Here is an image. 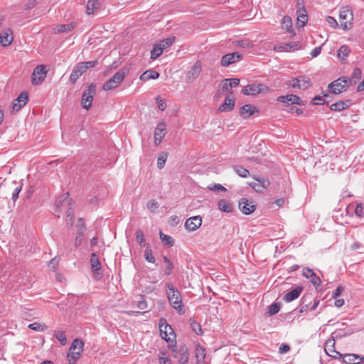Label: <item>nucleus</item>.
I'll list each match as a JSON object with an SVG mask.
<instances>
[{"instance_id":"nucleus-49","label":"nucleus","mask_w":364,"mask_h":364,"mask_svg":"<svg viewBox=\"0 0 364 364\" xmlns=\"http://www.w3.org/2000/svg\"><path fill=\"white\" fill-rule=\"evenodd\" d=\"M165 355H166L165 352H160V355L159 356V363L160 364H172L171 359L168 357H166Z\"/></svg>"},{"instance_id":"nucleus-16","label":"nucleus","mask_w":364,"mask_h":364,"mask_svg":"<svg viewBox=\"0 0 364 364\" xmlns=\"http://www.w3.org/2000/svg\"><path fill=\"white\" fill-rule=\"evenodd\" d=\"M262 84H251L245 86L241 91L245 95H255L260 93L264 90Z\"/></svg>"},{"instance_id":"nucleus-41","label":"nucleus","mask_w":364,"mask_h":364,"mask_svg":"<svg viewBox=\"0 0 364 364\" xmlns=\"http://www.w3.org/2000/svg\"><path fill=\"white\" fill-rule=\"evenodd\" d=\"M159 235L161 241L165 242L168 247H172L173 245L174 240L171 236L163 233L161 231L160 232Z\"/></svg>"},{"instance_id":"nucleus-37","label":"nucleus","mask_w":364,"mask_h":364,"mask_svg":"<svg viewBox=\"0 0 364 364\" xmlns=\"http://www.w3.org/2000/svg\"><path fill=\"white\" fill-rule=\"evenodd\" d=\"M233 169L240 177L247 178L250 175V171L242 166H234Z\"/></svg>"},{"instance_id":"nucleus-14","label":"nucleus","mask_w":364,"mask_h":364,"mask_svg":"<svg viewBox=\"0 0 364 364\" xmlns=\"http://www.w3.org/2000/svg\"><path fill=\"white\" fill-rule=\"evenodd\" d=\"M28 101V95L26 92H22L12 103V109L14 112L19 111Z\"/></svg>"},{"instance_id":"nucleus-8","label":"nucleus","mask_w":364,"mask_h":364,"mask_svg":"<svg viewBox=\"0 0 364 364\" xmlns=\"http://www.w3.org/2000/svg\"><path fill=\"white\" fill-rule=\"evenodd\" d=\"M341 26L343 30H349L352 27L353 20V12L348 9H343L340 12Z\"/></svg>"},{"instance_id":"nucleus-15","label":"nucleus","mask_w":364,"mask_h":364,"mask_svg":"<svg viewBox=\"0 0 364 364\" xmlns=\"http://www.w3.org/2000/svg\"><path fill=\"white\" fill-rule=\"evenodd\" d=\"M202 224V218L200 216L191 217L186 220L185 223V228L188 231L196 230Z\"/></svg>"},{"instance_id":"nucleus-47","label":"nucleus","mask_w":364,"mask_h":364,"mask_svg":"<svg viewBox=\"0 0 364 364\" xmlns=\"http://www.w3.org/2000/svg\"><path fill=\"white\" fill-rule=\"evenodd\" d=\"M81 75L82 74L75 68H74L70 75V81L72 83H75Z\"/></svg>"},{"instance_id":"nucleus-48","label":"nucleus","mask_w":364,"mask_h":364,"mask_svg":"<svg viewBox=\"0 0 364 364\" xmlns=\"http://www.w3.org/2000/svg\"><path fill=\"white\" fill-rule=\"evenodd\" d=\"M298 46H299V43H298L291 42V43H285L282 46V48H284V50H285L287 51H291V50H296Z\"/></svg>"},{"instance_id":"nucleus-36","label":"nucleus","mask_w":364,"mask_h":364,"mask_svg":"<svg viewBox=\"0 0 364 364\" xmlns=\"http://www.w3.org/2000/svg\"><path fill=\"white\" fill-rule=\"evenodd\" d=\"M310 296L308 295H304L302 296L301 299L300 304V309L299 313L301 314L304 311H306L309 309V304L310 303Z\"/></svg>"},{"instance_id":"nucleus-9","label":"nucleus","mask_w":364,"mask_h":364,"mask_svg":"<svg viewBox=\"0 0 364 364\" xmlns=\"http://www.w3.org/2000/svg\"><path fill=\"white\" fill-rule=\"evenodd\" d=\"M47 70L46 65L36 66L32 73L31 82L33 85H40L46 77Z\"/></svg>"},{"instance_id":"nucleus-27","label":"nucleus","mask_w":364,"mask_h":364,"mask_svg":"<svg viewBox=\"0 0 364 364\" xmlns=\"http://www.w3.org/2000/svg\"><path fill=\"white\" fill-rule=\"evenodd\" d=\"M100 3L98 0H89L86 6L87 14H93L100 8Z\"/></svg>"},{"instance_id":"nucleus-23","label":"nucleus","mask_w":364,"mask_h":364,"mask_svg":"<svg viewBox=\"0 0 364 364\" xmlns=\"http://www.w3.org/2000/svg\"><path fill=\"white\" fill-rule=\"evenodd\" d=\"M201 64L199 61H196L194 65L187 73V78L188 80H193L196 79L201 72Z\"/></svg>"},{"instance_id":"nucleus-4","label":"nucleus","mask_w":364,"mask_h":364,"mask_svg":"<svg viewBox=\"0 0 364 364\" xmlns=\"http://www.w3.org/2000/svg\"><path fill=\"white\" fill-rule=\"evenodd\" d=\"M84 343L80 338H75L70 347L67 353V359L69 364H75L79 359L83 351Z\"/></svg>"},{"instance_id":"nucleus-31","label":"nucleus","mask_w":364,"mask_h":364,"mask_svg":"<svg viewBox=\"0 0 364 364\" xmlns=\"http://www.w3.org/2000/svg\"><path fill=\"white\" fill-rule=\"evenodd\" d=\"M218 208L225 213H231L233 210V206L226 200L221 199L218 203Z\"/></svg>"},{"instance_id":"nucleus-13","label":"nucleus","mask_w":364,"mask_h":364,"mask_svg":"<svg viewBox=\"0 0 364 364\" xmlns=\"http://www.w3.org/2000/svg\"><path fill=\"white\" fill-rule=\"evenodd\" d=\"M239 208L245 215L252 213L256 209V205L253 201L249 200L245 198H242L239 201Z\"/></svg>"},{"instance_id":"nucleus-33","label":"nucleus","mask_w":364,"mask_h":364,"mask_svg":"<svg viewBox=\"0 0 364 364\" xmlns=\"http://www.w3.org/2000/svg\"><path fill=\"white\" fill-rule=\"evenodd\" d=\"M358 355L346 354L343 356V362L346 364H358Z\"/></svg>"},{"instance_id":"nucleus-1","label":"nucleus","mask_w":364,"mask_h":364,"mask_svg":"<svg viewBox=\"0 0 364 364\" xmlns=\"http://www.w3.org/2000/svg\"><path fill=\"white\" fill-rule=\"evenodd\" d=\"M55 208L58 213L65 210L66 225L71 228L74 223L73 201L69 198L68 193H63L55 200Z\"/></svg>"},{"instance_id":"nucleus-19","label":"nucleus","mask_w":364,"mask_h":364,"mask_svg":"<svg viewBox=\"0 0 364 364\" xmlns=\"http://www.w3.org/2000/svg\"><path fill=\"white\" fill-rule=\"evenodd\" d=\"M303 275L307 278V279H310V282L314 285V286H316V287H318L320 286L321 283V280L320 279V277H318L315 273L314 272L309 268V267H305L303 269Z\"/></svg>"},{"instance_id":"nucleus-5","label":"nucleus","mask_w":364,"mask_h":364,"mask_svg":"<svg viewBox=\"0 0 364 364\" xmlns=\"http://www.w3.org/2000/svg\"><path fill=\"white\" fill-rule=\"evenodd\" d=\"M287 85L293 88H298L306 90L309 88L312 84L309 77L305 75H299L296 77L291 78L287 82Z\"/></svg>"},{"instance_id":"nucleus-26","label":"nucleus","mask_w":364,"mask_h":364,"mask_svg":"<svg viewBox=\"0 0 364 364\" xmlns=\"http://www.w3.org/2000/svg\"><path fill=\"white\" fill-rule=\"evenodd\" d=\"M268 180H257V182L252 183L250 185L255 191L258 193L262 192L267 187L269 186Z\"/></svg>"},{"instance_id":"nucleus-45","label":"nucleus","mask_w":364,"mask_h":364,"mask_svg":"<svg viewBox=\"0 0 364 364\" xmlns=\"http://www.w3.org/2000/svg\"><path fill=\"white\" fill-rule=\"evenodd\" d=\"M175 38L174 37H168L167 38L164 39L160 42L159 44L161 47L164 48V50L166 48L169 47L172 45V43L174 42Z\"/></svg>"},{"instance_id":"nucleus-11","label":"nucleus","mask_w":364,"mask_h":364,"mask_svg":"<svg viewBox=\"0 0 364 364\" xmlns=\"http://www.w3.org/2000/svg\"><path fill=\"white\" fill-rule=\"evenodd\" d=\"M77 233L75 235V241H74V245L76 248L80 247L83 241V235L86 230V227L85 225V222L83 220V218H79L77 220Z\"/></svg>"},{"instance_id":"nucleus-55","label":"nucleus","mask_w":364,"mask_h":364,"mask_svg":"<svg viewBox=\"0 0 364 364\" xmlns=\"http://www.w3.org/2000/svg\"><path fill=\"white\" fill-rule=\"evenodd\" d=\"M326 353L331 357L332 358H340L342 356V355L336 351L335 349H326Z\"/></svg>"},{"instance_id":"nucleus-2","label":"nucleus","mask_w":364,"mask_h":364,"mask_svg":"<svg viewBox=\"0 0 364 364\" xmlns=\"http://www.w3.org/2000/svg\"><path fill=\"white\" fill-rule=\"evenodd\" d=\"M166 296L171 306L180 314H184L182 298L180 291L170 282L166 283Z\"/></svg>"},{"instance_id":"nucleus-39","label":"nucleus","mask_w":364,"mask_h":364,"mask_svg":"<svg viewBox=\"0 0 364 364\" xmlns=\"http://www.w3.org/2000/svg\"><path fill=\"white\" fill-rule=\"evenodd\" d=\"M167 157H168V154L166 152H161L159 155L158 159H157V167L159 169H161L164 167Z\"/></svg>"},{"instance_id":"nucleus-32","label":"nucleus","mask_w":364,"mask_h":364,"mask_svg":"<svg viewBox=\"0 0 364 364\" xmlns=\"http://www.w3.org/2000/svg\"><path fill=\"white\" fill-rule=\"evenodd\" d=\"M294 97V94H289L287 95H281L277 97V101L279 102L287 104L286 107L289 108L290 106L293 105V99Z\"/></svg>"},{"instance_id":"nucleus-18","label":"nucleus","mask_w":364,"mask_h":364,"mask_svg":"<svg viewBox=\"0 0 364 364\" xmlns=\"http://www.w3.org/2000/svg\"><path fill=\"white\" fill-rule=\"evenodd\" d=\"M259 110L255 106L250 104L243 105L240 109V115L243 119H248L252 114L258 112Z\"/></svg>"},{"instance_id":"nucleus-22","label":"nucleus","mask_w":364,"mask_h":364,"mask_svg":"<svg viewBox=\"0 0 364 364\" xmlns=\"http://www.w3.org/2000/svg\"><path fill=\"white\" fill-rule=\"evenodd\" d=\"M235 100L230 99L229 95H228L224 102L218 107L217 112H227L232 110L235 107Z\"/></svg>"},{"instance_id":"nucleus-35","label":"nucleus","mask_w":364,"mask_h":364,"mask_svg":"<svg viewBox=\"0 0 364 364\" xmlns=\"http://www.w3.org/2000/svg\"><path fill=\"white\" fill-rule=\"evenodd\" d=\"M164 48L159 44H155L151 51V59L155 60L159 58L163 53Z\"/></svg>"},{"instance_id":"nucleus-21","label":"nucleus","mask_w":364,"mask_h":364,"mask_svg":"<svg viewBox=\"0 0 364 364\" xmlns=\"http://www.w3.org/2000/svg\"><path fill=\"white\" fill-rule=\"evenodd\" d=\"M303 289L304 288L302 286L296 287L294 289H293L284 296V301H285L286 302H291L295 300L300 296Z\"/></svg>"},{"instance_id":"nucleus-34","label":"nucleus","mask_w":364,"mask_h":364,"mask_svg":"<svg viewBox=\"0 0 364 364\" xmlns=\"http://www.w3.org/2000/svg\"><path fill=\"white\" fill-rule=\"evenodd\" d=\"M144 246L146 247L145 251H144V257L145 259L150 263H154L155 262V257L153 255L152 250L151 249V246L149 244H144Z\"/></svg>"},{"instance_id":"nucleus-38","label":"nucleus","mask_w":364,"mask_h":364,"mask_svg":"<svg viewBox=\"0 0 364 364\" xmlns=\"http://www.w3.org/2000/svg\"><path fill=\"white\" fill-rule=\"evenodd\" d=\"M163 259L166 264V267L164 269V274L169 276L173 269V264L166 256H164Z\"/></svg>"},{"instance_id":"nucleus-42","label":"nucleus","mask_w":364,"mask_h":364,"mask_svg":"<svg viewBox=\"0 0 364 364\" xmlns=\"http://www.w3.org/2000/svg\"><path fill=\"white\" fill-rule=\"evenodd\" d=\"M281 309V304L279 303H273L269 306L267 311L268 316H272L277 314Z\"/></svg>"},{"instance_id":"nucleus-54","label":"nucleus","mask_w":364,"mask_h":364,"mask_svg":"<svg viewBox=\"0 0 364 364\" xmlns=\"http://www.w3.org/2000/svg\"><path fill=\"white\" fill-rule=\"evenodd\" d=\"M136 240L139 244L141 245L144 242V232L141 230H137L136 232Z\"/></svg>"},{"instance_id":"nucleus-30","label":"nucleus","mask_w":364,"mask_h":364,"mask_svg":"<svg viewBox=\"0 0 364 364\" xmlns=\"http://www.w3.org/2000/svg\"><path fill=\"white\" fill-rule=\"evenodd\" d=\"M282 28L286 29L287 32L290 33H294L292 28V21L289 16H284L282 20Z\"/></svg>"},{"instance_id":"nucleus-52","label":"nucleus","mask_w":364,"mask_h":364,"mask_svg":"<svg viewBox=\"0 0 364 364\" xmlns=\"http://www.w3.org/2000/svg\"><path fill=\"white\" fill-rule=\"evenodd\" d=\"M188 360V353L187 350H184L178 360L180 364H186Z\"/></svg>"},{"instance_id":"nucleus-58","label":"nucleus","mask_w":364,"mask_h":364,"mask_svg":"<svg viewBox=\"0 0 364 364\" xmlns=\"http://www.w3.org/2000/svg\"><path fill=\"white\" fill-rule=\"evenodd\" d=\"M355 213L359 218H361L364 215L363 207L361 203L358 204L356 205L355 210Z\"/></svg>"},{"instance_id":"nucleus-3","label":"nucleus","mask_w":364,"mask_h":364,"mask_svg":"<svg viewBox=\"0 0 364 364\" xmlns=\"http://www.w3.org/2000/svg\"><path fill=\"white\" fill-rule=\"evenodd\" d=\"M159 327L161 338L168 343V347L175 351L173 348L176 347V336L172 326L167 323L166 318H161L159 321Z\"/></svg>"},{"instance_id":"nucleus-25","label":"nucleus","mask_w":364,"mask_h":364,"mask_svg":"<svg viewBox=\"0 0 364 364\" xmlns=\"http://www.w3.org/2000/svg\"><path fill=\"white\" fill-rule=\"evenodd\" d=\"M350 102V101L349 100H344V101H339V102L332 104L330 106V109L331 111H335V112L343 111L349 107Z\"/></svg>"},{"instance_id":"nucleus-62","label":"nucleus","mask_w":364,"mask_h":364,"mask_svg":"<svg viewBox=\"0 0 364 364\" xmlns=\"http://www.w3.org/2000/svg\"><path fill=\"white\" fill-rule=\"evenodd\" d=\"M21 186L19 185L17 187H16L12 193V199L16 201L17 198H18V194L20 191H21Z\"/></svg>"},{"instance_id":"nucleus-57","label":"nucleus","mask_w":364,"mask_h":364,"mask_svg":"<svg viewBox=\"0 0 364 364\" xmlns=\"http://www.w3.org/2000/svg\"><path fill=\"white\" fill-rule=\"evenodd\" d=\"M297 20L299 23H301V26H304L308 21V15L301 14L297 16Z\"/></svg>"},{"instance_id":"nucleus-50","label":"nucleus","mask_w":364,"mask_h":364,"mask_svg":"<svg viewBox=\"0 0 364 364\" xmlns=\"http://www.w3.org/2000/svg\"><path fill=\"white\" fill-rule=\"evenodd\" d=\"M191 325V328H192L193 331L196 333H197L198 335H200L203 333L201 326L199 323H198L196 321H193Z\"/></svg>"},{"instance_id":"nucleus-64","label":"nucleus","mask_w":364,"mask_h":364,"mask_svg":"<svg viewBox=\"0 0 364 364\" xmlns=\"http://www.w3.org/2000/svg\"><path fill=\"white\" fill-rule=\"evenodd\" d=\"M326 21L328 23V24L333 28L338 26L336 20L332 16H327Z\"/></svg>"},{"instance_id":"nucleus-61","label":"nucleus","mask_w":364,"mask_h":364,"mask_svg":"<svg viewBox=\"0 0 364 364\" xmlns=\"http://www.w3.org/2000/svg\"><path fill=\"white\" fill-rule=\"evenodd\" d=\"M136 306L139 309H146L147 307V303L146 301V300L144 299V296H141V301H139L136 304Z\"/></svg>"},{"instance_id":"nucleus-12","label":"nucleus","mask_w":364,"mask_h":364,"mask_svg":"<svg viewBox=\"0 0 364 364\" xmlns=\"http://www.w3.org/2000/svg\"><path fill=\"white\" fill-rule=\"evenodd\" d=\"M242 59V55L238 52L228 53L222 57L220 64L223 67H228Z\"/></svg>"},{"instance_id":"nucleus-40","label":"nucleus","mask_w":364,"mask_h":364,"mask_svg":"<svg viewBox=\"0 0 364 364\" xmlns=\"http://www.w3.org/2000/svg\"><path fill=\"white\" fill-rule=\"evenodd\" d=\"M329 95L328 94H324L323 97L319 95L316 96L313 98L312 102L314 105H324L328 103V101L326 100V98L328 97Z\"/></svg>"},{"instance_id":"nucleus-17","label":"nucleus","mask_w":364,"mask_h":364,"mask_svg":"<svg viewBox=\"0 0 364 364\" xmlns=\"http://www.w3.org/2000/svg\"><path fill=\"white\" fill-rule=\"evenodd\" d=\"M166 125L165 122H161L158 124L154 132V143L159 144L166 134Z\"/></svg>"},{"instance_id":"nucleus-51","label":"nucleus","mask_w":364,"mask_h":364,"mask_svg":"<svg viewBox=\"0 0 364 364\" xmlns=\"http://www.w3.org/2000/svg\"><path fill=\"white\" fill-rule=\"evenodd\" d=\"M156 103H157L158 108L160 110L164 111V110L166 109V102L165 100L161 99L159 96H158L156 98Z\"/></svg>"},{"instance_id":"nucleus-53","label":"nucleus","mask_w":364,"mask_h":364,"mask_svg":"<svg viewBox=\"0 0 364 364\" xmlns=\"http://www.w3.org/2000/svg\"><path fill=\"white\" fill-rule=\"evenodd\" d=\"M362 77V70L359 68H355L351 74V77L354 80H360Z\"/></svg>"},{"instance_id":"nucleus-20","label":"nucleus","mask_w":364,"mask_h":364,"mask_svg":"<svg viewBox=\"0 0 364 364\" xmlns=\"http://www.w3.org/2000/svg\"><path fill=\"white\" fill-rule=\"evenodd\" d=\"M14 40L13 32L11 29L8 28L0 33V44L6 47L11 44Z\"/></svg>"},{"instance_id":"nucleus-6","label":"nucleus","mask_w":364,"mask_h":364,"mask_svg":"<svg viewBox=\"0 0 364 364\" xmlns=\"http://www.w3.org/2000/svg\"><path fill=\"white\" fill-rule=\"evenodd\" d=\"M125 75L126 72L124 70L121 69L118 70L110 79L104 83L103 90L107 91L117 87L124 79Z\"/></svg>"},{"instance_id":"nucleus-10","label":"nucleus","mask_w":364,"mask_h":364,"mask_svg":"<svg viewBox=\"0 0 364 364\" xmlns=\"http://www.w3.org/2000/svg\"><path fill=\"white\" fill-rule=\"evenodd\" d=\"M344 78L339 77L328 85V89L330 92L335 95H338L343 92H345L348 88L346 81Z\"/></svg>"},{"instance_id":"nucleus-59","label":"nucleus","mask_w":364,"mask_h":364,"mask_svg":"<svg viewBox=\"0 0 364 364\" xmlns=\"http://www.w3.org/2000/svg\"><path fill=\"white\" fill-rule=\"evenodd\" d=\"M146 206L150 210L154 211L159 207V205L157 202L152 200L147 203Z\"/></svg>"},{"instance_id":"nucleus-44","label":"nucleus","mask_w":364,"mask_h":364,"mask_svg":"<svg viewBox=\"0 0 364 364\" xmlns=\"http://www.w3.org/2000/svg\"><path fill=\"white\" fill-rule=\"evenodd\" d=\"M350 52V48L347 45H343L338 51V56L341 57L342 55V58L344 59L349 55Z\"/></svg>"},{"instance_id":"nucleus-43","label":"nucleus","mask_w":364,"mask_h":364,"mask_svg":"<svg viewBox=\"0 0 364 364\" xmlns=\"http://www.w3.org/2000/svg\"><path fill=\"white\" fill-rule=\"evenodd\" d=\"M28 328L30 329H32L36 331H39V332H43L47 329V326L46 324H41V323H37V322L31 323L28 326Z\"/></svg>"},{"instance_id":"nucleus-56","label":"nucleus","mask_w":364,"mask_h":364,"mask_svg":"<svg viewBox=\"0 0 364 364\" xmlns=\"http://www.w3.org/2000/svg\"><path fill=\"white\" fill-rule=\"evenodd\" d=\"M225 81L228 82V85L230 87H237L240 83V79L239 78H228L225 79Z\"/></svg>"},{"instance_id":"nucleus-60","label":"nucleus","mask_w":364,"mask_h":364,"mask_svg":"<svg viewBox=\"0 0 364 364\" xmlns=\"http://www.w3.org/2000/svg\"><path fill=\"white\" fill-rule=\"evenodd\" d=\"M344 288L341 285L338 286L336 290L333 292L332 297L334 299L337 298L341 294Z\"/></svg>"},{"instance_id":"nucleus-63","label":"nucleus","mask_w":364,"mask_h":364,"mask_svg":"<svg viewBox=\"0 0 364 364\" xmlns=\"http://www.w3.org/2000/svg\"><path fill=\"white\" fill-rule=\"evenodd\" d=\"M208 188L211 191H225L226 188L220 184H215L213 186H209Z\"/></svg>"},{"instance_id":"nucleus-29","label":"nucleus","mask_w":364,"mask_h":364,"mask_svg":"<svg viewBox=\"0 0 364 364\" xmlns=\"http://www.w3.org/2000/svg\"><path fill=\"white\" fill-rule=\"evenodd\" d=\"M75 25L76 23L74 21H72L68 24H59L56 26L54 30L58 33H68L72 31L75 28Z\"/></svg>"},{"instance_id":"nucleus-24","label":"nucleus","mask_w":364,"mask_h":364,"mask_svg":"<svg viewBox=\"0 0 364 364\" xmlns=\"http://www.w3.org/2000/svg\"><path fill=\"white\" fill-rule=\"evenodd\" d=\"M90 264H91V269L95 274H100V271L101 270V264L98 259V257L95 252L91 254L90 256Z\"/></svg>"},{"instance_id":"nucleus-46","label":"nucleus","mask_w":364,"mask_h":364,"mask_svg":"<svg viewBox=\"0 0 364 364\" xmlns=\"http://www.w3.org/2000/svg\"><path fill=\"white\" fill-rule=\"evenodd\" d=\"M55 338L60 341L62 346L67 343V338L65 333L63 331H58L55 334Z\"/></svg>"},{"instance_id":"nucleus-28","label":"nucleus","mask_w":364,"mask_h":364,"mask_svg":"<svg viewBox=\"0 0 364 364\" xmlns=\"http://www.w3.org/2000/svg\"><path fill=\"white\" fill-rule=\"evenodd\" d=\"M159 77V73L154 70H147L144 72L141 75L139 79L142 81H147L149 80L157 79Z\"/></svg>"},{"instance_id":"nucleus-7","label":"nucleus","mask_w":364,"mask_h":364,"mask_svg":"<svg viewBox=\"0 0 364 364\" xmlns=\"http://www.w3.org/2000/svg\"><path fill=\"white\" fill-rule=\"evenodd\" d=\"M95 94L96 86L94 83H92L83 92L81 100L83 108L87 110L91 107Z\"/></svg>"}]
</instances>
